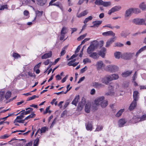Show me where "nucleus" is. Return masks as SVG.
Returning <instances> with one entry per match:
<instances>
[{
    "instance_id": "1",
    "label": "nucleus",
    "mask_w": 146,
    "mask_h": 146,
    "mask_svg": "<svg viewBox=\"0 0 146 146\" xmlns=\"http://www.w3.org/2000/svg\"><path fill=\"white\" fill-rule=\"evenodd\" d=\"M94 103L96 105H100L102 108H105L108 105V101L105 100V98L103 96L99 97L96 99Z\"/></svg>"
},
{
    "instance_id": "2",
    "label": "nucleus",
    "mask_w": 146,
    "mask_h": 146,
    "mask_svg": "<svg viewBox=\"0 0 146 146\" xmlns=\"http://www.w3.org/2000/svg\"><path fill=\"white\" fill-rule=\"evenodd\" d=\"M98 44L97 41H94L88 48L87 53L89 54L91 53L94 50L95 48L97 46Z\"/></svg>"
},
{
    "instance_id": "3",
    "label": "nucleus",
    "mask_w": 146,
    "mask_h": 146,
    "mask_svg": "<svg viewBox=\"0 0 146 146\" xmlns=\"http://www.w3.org/2000/svg\"><path fill=\"white\" fill-rule=\"evenodd\" d=\"M106 69L108 71L112 72H115L118 71V68L115 65H110L107 66H106Z\"/></svg>"
},
{
    "instance_id": "4",
    "label": "nucleus",
    "mask_w": 146,
    "mask_h": 146,
    "mask_svg": "<svg viewBox=\"0 0 146 146\" xmlns=\"http://www.w3.org/2000/svg\"><path fill=\"white\" fill-rule=\"evenodd\" d=\"M145 21V20L143 19L136 18L133 19L132 22L136 25H144Z\"/></svg>"
},
{
    "instance_id": "5",
    "label": "nucleus",
    "mask_w": 146,
    "mask_h": 146,
    "mask_svg": "<svg viewBox=\"0 0 146 146\" xmlns=\"http://www.w3.org/2000/svg\"><path fill=\"white\" fill-rule=\"evenodd\" d=\"M134 54V53L125 52L121 55V57L123 59H129L133 56V55Z\"/></svg>"
},
{
    "instance_id": "6",
    "label": "nucleus",
    "mask_w": 146,
    "mask_h": 146,
    "mask_svg": "<svg viewBox=\"0 0 146 146\" xmlns=\"http://www.w3.org/2000/svg\"><path fill=\"white\" fill-rule=\"evenodd\" d=\"M121 9V7L120 6H115L112 8L110 10H109L108 12V14L111 15L112 13L117 11H118L120 10Z\"/></svg>"
},
{
    "instance_id": "7",
    "label": "nucleus",
    "mask_w": 146,
    "mask_h": 146,
    "mask_svg": "<svg viewBox=\"0 0 146 146\" xmlns=\"http://www.w3.org/2000/svg\"><path fill=\"white\" fill-rule=\"evenodd\" d=\"M92 85L93 87L98 89L103 88L105 86V85L102 84L97 82L93 83L92 84Z\"/></svg>"
},
{
    "instance_id": "8",
    "label": "nucleus",
    "mask_w": 146,
    "mask_h": 146,
    "mask_svg": "<svg viewBox=\"0 0 146 146\" xmlns=\"http://www.w3.org/2000/svg\"><path fill=\"white\" fill-rule=\"evenodd\" d=\"M131 122L135 123L141 121L140 116L139 115H135L133 116L131 120Z\"/></svg>"
},
{
    "instance_id": "9",
    "label": "nucleus",
    "mask_w": 146,
    "mask_h": 146,
    "mask_svg": "<svg viewBox=\"0 0 146 146\" xmlns=\"http://www.w3.org/2000/svg\"><path fill=\"white\" fill-rule=\"evenodd\" d=\"M33 3L35 2V0H31ZM37 4L43 6L45 4L46 0H36Z\"/></svg>"
},
{
    "instance_id": "10",
    "label": "nucleus",
    "mask_w": 146,
    "mask_h": 146,
    "mask_svg": "<svg viewBox=\"0 0 146 146\" xmlns=\"http://www.w3.org/2000/svg\"><path fill=\"white\" fill-rule=\"evenodd\" d=\"M96 67L98 70L101 69L102 67L105 66V65L102 61H98L96 65Z\"/></svg>"
},
{
    "instance_id": "11",
    "label": "nucleus",
    "mask_w": 146,
    "mask_h": 146,
    "mask_svg": "<svg viewBox=\"0 0 146 146\" xmlns=\"http://www.w3.org/2000/svg\"><path fill=\"white\" fill-rule=\"evenodd\" d=\"M106 51V49L104 47L102 48L101 50L99 52V56H101L102 57L104 58V57Z\"/></svg>"
},
{
    "instance_id": "12",
    "label": "nucleus",
    "mask_w": 146,
    "mask_h": 146,
    "mask_svg": "<svg viewBox=\"0 0 146 146\" xmlns=\"http://www.w3.org/2000/svg\"><path fill=\"white\" fill-rule=\"evenodd\" d=\"M102 22V21H94L92 23L93 25L92 26H91L90 27H98L101 24Z\"/></svg>"
},
{
    "instance_id": "13",
    "label": "nucleus",
    "mask_w": 146,
    "mask_h": 146,
    "mask_svg": "<svg viewBox=\"0 0 146 146\" xmlns=\"http://www.w3.org/2000/svg\"><path fill=\"white\" fill-rule=\"evenodd\" d=\"M132 13L131 8L127 9L125 11L124 15L125 17L126 18L130 17Z\"/></svg>"
},
{
    "instance_id": "14",
    "label": "nucleus",
    "mask_w": 146,
    "mask_h": 146,
    "mask_svg": "<svg viewBox=\"0 0 146 146\" xmlns=\"http://www.w3.org/2000/svg\"><path fill=\"white\" fill-rule=\"evenodd\" d=\"M139 93L137 91H134L133 92V101L137 102L139 98Z\"/></svg>"
},
{
    "instance_id": "15",
    "label": "nucleus",
    "mask_w": 146,
    "mask_h": 146,
    "mask_svg": "<svg viewBox=\"0 0 146 146\" xmlns=\"http://www.w3.org/2000/svg\"><path fill=\"white\" fill-rule=\"evenodd\" d=\"M102 35L104 36H107L111 35L113 36H115V34L113 31H109L103 33H102Z\"/></svg>"
},
{
    "instance_id": "16",
    "label": "nucleus",
    "mask_w": 146,
    "mask_h": 146,
    "mask_svg": "<svg viewBox=\"0 0 146 146\" xmlns=\"http://www.w3.org/2000/svg\"><path fill=\"white\" fill-rule=\"evenodd\" d=\"M85 99L84 98H83L81 102H80L78 104V107L79 109H82L85 105Z\"/></svg>"
},
{
    "instance_id": "17",
    "label": "nucleus",
    "mask_w": 146,
    "mask_h": 146,
    "mask_svg": "<svg viewBox=\"0 0 146 146\" xmlns=\"http://www.w3.org/2000/svg\"><path fill=\"white\" fill-rule=\"evenodd\" d=\"M52 55V52L50 51L48 53H46L44 54L41 57L42 59H45L51 57Z\"/></svg>"
},
{
    "instance_id": "18",
    "label": "nucleus",
    "mask_w": 146,
    "mask_h": 146,
    "mask_svg": "<svg viewBox=\"0 0 146 146\" xmlns=\"http://www.w3.org/2000/svg\"><path fill=\"white\" fill-rule=\"evenodd\" d=\"M90 54V56L94 59H97L99 57V54L96 52L92 53Z\"/></svg>"
},
{
    "instance_id": "19",
    "label": "nucleus",
    "mask_w": 146,
    "mask_h": 146,
    "mask_svg": "<svg viewBox=\"0 0 146 146\" xmlns=\"http://www.w3.org/2000/svg\"><path fill=\"white\" fill-rule=\"evenodd\" d=\"M88 13V10H85L81 12L80 14H77V16L78 18H80L87 15Z\"/></svg>"
},
{
    "instance_id": "20",
    "label": "nucleus",
    "mask_w": 146,
    "mask_h": 146,
    "mask_svg": "<svg viewBox=\"0 0 146 146\" xmlns=\"http://www.w3.org/2000/svg\"><path fill=\"white\" fill-rule=\"evenodd\" d=\"M137 105V102L133 101L129 107V109L130 110H133L136 107Z\"/></svg>"
},
{
    "instance_id": "21",
    "label": "nucleus",
    "mask_w": 146,
    "mask_h": 146,
    "mask_svg": "<svg viewBox=\"0 0 146 146\" xmlns=\"http://www.w3.org/2000/svg\"><path fill=\"white\" fill-rule=\"evenodd\" d=\"M115 40V38H111L107 41L106 46L107 47H109L110 45L114 42Z\"/></svg>"
},
{
    "instance_id": "22",
    "label": "nucleus",
    "mask_w": 146,
    "mask_h": 146,
    "mask_svg": "<svg viewBox=\"0 0 146 146\" xmlns=\"http://www.w3.org/2000/svg\"><path fill=\"white\" fill-rule=\"evenodd\" d=\"M126 121L124 119H121L118 121V125L119 127H123L124 124L126 123Z\"/></svg>"
},
{
    "instance_id": "23",
    "label": "nucleus",
    "mask_w": 146,
    "mask_h": 146,
    "mask_svg": "<svg viewBox=\"0 0 146 146\" xmlns=\"http://www.w3.org/2000/svg\"><path fill=\"white\" fill-rule=\"evenodd\" d=\"M92 123L89 122H88L86 125V128L87 130L92 131Z\"/></svg>"
},
{
    "instance_id": "24",
    "label": "nucleus",
    "mask_w": 146,
    "mask_h": 146,
    "mask_svg": "<svg viewBox=\"0 0 146 146\" xmlns=\"http://www.w3.org/2000/svg\"><path fill=\"white\" fill-rule=\"evenodd\" d=\"M101 81L102 83H104L106 85L108 84L109 82L106 75L102 79Z\"/></svg>"
},
{
    "instance_id": "25",
    "label": "nucleus",
    "mask_w": 146,
    "mask_h": 146,
    "mask_svg": "<svg viewBox=\"0 0 146 146\" xmlns=\"http://www.w3.org/2000/svg\"><path fill=\"white\" fill-rule=\"evenodd\" d=\"M79 95L76 96L72 102V104L76 106L77 103L79 101Z\"/></svg>"
},
{
    "instance_id": "26",
    "label": "nucleus",
    "mask_w": 146,
    "mask_h": 146,
    "mask_svg": "<svg viewBox=\"0 0 146 146\" xmlns=\"http://www.w3.org/2000/svg\"><path fill=\"white\" fill-rule=\"evenodd\" d=\"M43 13V11H39L38 10H36L35 11V14L36 15V16L34 20L33 21H34L35 20L37 16L38 17H40L41 16L42 14Z\"/></svg>"
},
{
    "instance_id": "27",
    "label": "nucleus",
    "mask_w": 146,
    "mask_h": 146,
    "mask_svg": "<svg viewBox=\"0 0 146 146\" xmlns=\"http://www.w3.org/2000/svg\"><path fill=\"white\" fill-rule=\"evenodd\" d=\"M139 7L143 10H146V5L144 2L140 3L139 5Z\"/></svg>"
},
{
    "instance_id": "28",
    "label": "nucleus",
    "mask_w": 146,
    "mask_h": 146,
    "mask_svg": "<svg viewBox=\"0 0 146 146\" xmlns=\"http://www.w3.org/2000/svg\"><path fill=\"white\" fill-rule=\"evenodd\" d=\"M105 95L110 96L111 97H114L115 95V92L113 91H109L105 93Z\"/></svg>"
},
{
    "instance_id": "29",
    "label": "nucleus",
    "mask_w": 146,
    "mask_h": 146,
    "mask_svg": "<svg viewBox=\"0 0 146 146\" xmlns=\"http://www.w3.org/2000/svg\"><path fill=\"white\" fill-rule=\"evenodd\" d=\"M132 72V71H127L122 73L121 75L123 77H126L130 75Z\"/></svg>"
},
{
    "instance_id": "30",
    "label": "nucleus",
    "mask_w": 146,
    "mask_h": 146,
    "mask_svg": "<svg viewBox=\"0 0 146 146\" xmlns=\"http://www.w3.org/2000/svg\"><path fill=\"white\" fill-rule=\"evenodd\" d=\"M146 49V45L141 48L137 52H136L135 56H137L141 52Z\"/></svg>"
},
{
    "instance_id": "31",
    "label": "nucleus",
    "mask_w": 146,
    "mask_h": 146,
    "mask_svg": "<svg viewBox=\"0 0 146 146\" xmlns=\"http://www.w3.org/2000/svg\"><path fill=\"white\" fill-rule=\"evenodd\" d=\"M146 49V45L141 48L137 52H136L135 56H137L141 52Z\"/></svg>"
},
{
    "instance_id": "32",
    "label": "nucleus",
    "mask_w": 146,
    "mask_h": 146,
    "mask_svg": "<svg viewBox=\"0 0 146 146\" xmlns=\"http://www.w3.org/2000/svg\"><path fill=\"white\" fill-rule=\"evenodd\" d=\"M131 9L132 13L135 14H138L141 12V11L138 8H132Z\"/></svg>"
},
{
    "instance_id": "33",
    "label": "nucleus",
    "mask_w": 146,
    "mask_h": 146,
    "mask_svg": "<svg viewBox=\"0 0 146 146\" xmlns=\"http://www.w3.org/2000/svg\"><path fill=\"white\" fill-rule=\"evenodd\" d=\"M5 94V92L4 91L0 90V102L3 100Z\"/></svg>"
},
{
    "instance_id": "34",
    "label": "nucleus",
    "mask_w": 146,
    "mask_h": 146,
    "mask_svg": "<svg viewBox=\"0 0 146 146\" xmlns=\"http://www.w3.org/2000/svg\"><path fill=\"white\" fill-rule=\"evenodd\" d=\"M90 105L89 103L86 104L85 107V111L87 113H89L90 111Z\"/></svg>"
},
{
    "instance_id": "35",
    "label": "nucleus",
    "mask_w": 146,
    "mask_h": 146,
    "mask_svg": "<svg viewBox=\"0 0 146 146\" xmlns=\"http://www.w3.org/2000/svg\"><path fill=\"white\" fill-rule=\"evenodd\" d=\"M17 140L16 139H13L10 141V144H12L14 146H15L16 143H18Z\"/></svg>"
},
{
    "instance_id": "36",
    "label": "nucleus",
    "mask_w": 146,
    "mask_h": 146,
    "mask_svg": "<svg viewBox=\"0 0 146 146\" xmlns=\"http://www.w3.org/2000/svg\"><path fill=\"white\" fill-rule=\"evenodd\" d=\"M114 56L115 58L119 59L121 56V53L119 52H116L114 53Z\"/></svg>"
},
{
    "instance_id": "37",
    "label": "nucleus",
    "mask_w": 146,
    "mask_h": 146,
    "mask_svg": "<svg viewBox=\"0 0 146 146\" xmlns=\"http://www.w3.org/2000/svg\"><path fill=\"white\" fill-rule=\"evenodd\" d=\"M67 33V28L65 27H63L61 30L60 34L65 35Z\"/></svg>"
},
{
    "instance_id": "38",
    "label": "nucleus",
    "mask_w": 146,
    "mask_h": 146,
    "mask_svg": "<svg viewBox=\"0 0 146 146\" xmlns=\"http://www.w3.org/2000/svg\"><path fill=\"white\" fill-rule=\"evenodd\" d=\"M92 19L93 17L92 16H90L88 17L85 19L84 21V23L86 24L89 21L91 20Z\"/></svg>"
},
{
    "instance_id": "39",
    "label": "nucleus",
    "mask_w": 146,
    "mask_h": 146,
    "mask_svg": "<svg viewBox=\"0 0 146 146\" xmlns=\"http://www.w3.org/2000/svg\"><path fill=\"white\" fill-rule=\"evenodd\" d=\"M111 4V3L110 2H103L102 5L105 7H107L110 6Z\"/></svg>"
},
{
    "instance_id": "40",
    "label": "nucleus",
    "mask_w": 146,
    "mask_h": 146,
    "mask_svg": "<svg viewBox=\"0 0 146 146\" xmlns=\"http://www.w3.org/2000/svg\"><path fill=\"white\" fill-rule=\"evenodd\" d=\"M124 111V110L123 109L120 110L115 115V116L117 117H119L121 115Z\"/></svg>"
},
{
    "instance_id": "41",
    "label": "nucleus",
    "mask_w": 146,
    "mask_h": 146,
    "mask_svg": "<svg viewBox=\"0 0 146 146\" xmlns=\"http://www.w3.org/2000/svg\"><path fill=\"white\" fill-rule=\"evenodd\" d=\"M103 1L102 0H96L95 2L96 4L98 5H102Z\"/></svg>"
},
{
    "instance_id": "42",
    "label": "nucleus",
    "mask_w": 146,
    "mask_h": 146,
    "mask_svg": "<svg viewBox=\"0 0 146 146\" xmlns=\"http://www.w3.org/2000/svg\"><path fill=\"white\" fill-rule=\"evenodd\" d=\"M112 78L113 80H116L119 78V76L118 74H112Z\"/></svg>"
},
{
    "instance_id": "43",
    "label": "nucleus",
    "mask_w": 146,
    "mask_h": 146,
    "mask_svg": "<svg viewBox=\"0 0 146 146\" xmlns=\"http://www.w3.org/2000/svg\"><path fill=\"white\" fill-rule=\"evenodd\" d=\"M51 5H55L59 8L61 10H63V7L61 4H59L58 3L52 4Z\"/></svg>"
},
{
    "instance_id": "44",
    "label": "nucleus",
    "mask_w": 146,
    "mask_h": 146,
    "mask_svg": "<svg viewBox=\"0 0 146 146\" xmlns=\"http://www.w3.org/2000/svg\"><path fill=\"white\" fill-rule=\"evenodd\" d=\"M103 126L102 125H98L95 131H101L103 128Z\"/></svg>"
},
{
    "instance_id": "45",
    "label": "nucleus",
    "mask_w": 146,
    "mask_h": 146,
    "mask_svg": "<svg viewBox=\"0 0 146 146\" xmlns=\"http://www.w3.org/2000/svg\"><path fill=\"white\" fill-rule=\"evenodd\" d=\"M35 114L33 113H32L31 115H29L27 117H26L25 118V119L27 120L28 119H29L30 118H32L35 117Z\"/></svg>"
},
{
    "instance_id": "46",
    "label": "nucleus",
    "mask_w": 146,
    "mask_h": 146,
    "mask_svg": "<svg viewBox=\"0 0 146 146\" xmlns=\"http://www.w3.org/2000/svg\"><path fill=\"white\" fill-rule=\"evenodd\" d=\"M47 128L46 127H43L41 128L40 129V133H44L47 130Z\"/></svg>"
},
{
    "instance_id": "47",
    "label": "nucleus",
    "mask_w": 146,
    "mask_h": 146,
    "mask_svg": "<svg viewBox=\"0 0 146 146\" xmlns=\"http://www.w3.org/2000/svg\"><path fill=\"white\" fill-rule=\"evenodd\" d=\"M87 35V34L86 33L80 36V37H78L77 40L78 41H80V40L84 39Z\"/></svg>"
},
{
    "instance_id": "48",
    "label": "nucleus",
    "mask_w": 146,
    "mask_h": 146,
    "mask_svg": "<svg viewBox=\"0 0 146 146\" xmlns=\"http://www.w3.org/2000/svg\"><path fill=\"white\" fill-rule=\"evenodd\" d=\"M23 14L26 17V18L27 19L29 18V13L28 11L27 10L23 12Z\"/></svg>"
},
{
    "instance_id": "49",
    "label": "nucleus",
    "mask_w": 146,
    "mask_h": 146,
    "mask_svg": "<svg viewBox=\"0 0 146 146\" xmlns=\"http://www.w3.org/2000/svg\"><path fill=\"white\" fill-rule=\"evenodd\" d=\"M83 62L84 64H85L87 63H91V61L89 58H86L83 60Z\"/></svg>"
},
{
    "instance_id": "50",
    "label": "nucleus",
    "mask_w": 146,
    "mask_h": 146,
    "mask_svg": "<svg viewBox=\"0 0 146 146\" xmlns=\"http://www.w3.org/2000/svg\"><path fill=\"white\" fill-rule=\"evenodd\" d=\"M67 48L66 46H65L62 49V50L61 51L60 53L61 56H63L65 53L66 51L65 50Z\"/></svg>"
},
{
    "instance_id": "51",
    "label": "nucleus",
    "mask_w": 146,
    "mask_h": 146,
    "mask_svg": "<svg viewBox=\"0 0 146 146\" xmlns=\"http://www.w3.org/2000/svg\"><path fill=\"white\" fill-rule=\"evenodd\" d=\"M13 56L15 58H18L21 57L20 55L18 53H13Z\"/></svg>"
},
{
    "instance_id": "52",
    "label": "nucleus",
    "mask_w": 146,
    "mask_h": 146,
    "mask_svg": "<svg viewBox=\"0 0 146 146\" xmlns=\"http://www.w3.org/2000/svg\"><path fill=\"white\" fill-rule=\"evenodd\" d=\"M86 1V3H87L88 1V0H79L77 4L78 5H81L84 2Z\"/></svg>"
},
{
    "instance_id": "53",
    "label": "nucleus",
    "mask_w": 146,
    "mask_h": 146,
    "mask_svg": "<svg viewBox=\"0 0 146 146\" xmlns=\"http://www.w3.org/2000/svg\"><path fill=\"white\" fill-rule=\"evenodd\" d=\"M106 76L109 82L113 80L112 74L110 75H106Z\"/></svg>"
},
{
    "instance_id": "54",
    "label": "nucleus",
    "mask_w": 146,
    "mask_h": 146,
    "mask_svg": "<svg viewBox=\"0 0 146 146\" xmlns=\"http://www.w3.org/2000/svg\"><path fill=\"white\" fill-rule=\"evenodd\" d=\"M50 106H48L47 107L45 111H44L43 112L44 114H45L47 113H50L51 112L49 110Z\"/></svg>"
},
{
    "instance_id": "55",
    "label": "nucleus",
    "mask_w": 146,
    "mask_h": 146,
    "mask_svg": "<svg viewBox=\"0 0 146 146\" xmlns=\"http://www.w3.org/2000/svg\"><path fill=\"white\" fill-rule=\"evenodd\" d=\"M121 36L124 37H125L127 36V34L124 31H122L120 34Z\"/></svg>"
},
{
    "instance_id": "56",
    "label": "nucleus",
    "mask_w": 146,
    "mask_h": 146,
    "mask_svg": "<svg viewBox=\"0 0 146 146\" xmlns=\"http://www.w3.org/2000/svg\"><path fill=\"white\" fill-rule=\"evenodd\" d=\"M39 139H36L34 141L33 146H37L38 144Z\"/></svg>"
},
{
    "instance_id": "57",
    "label": "nucleus",
    "mask_w": 146,
    "mask_h": 146,
    "mask_svg": "<svg viewBox=\"0 0 146 146\" xmlns=\"http://www.w3.org/2000/svg\"><path fill=\"white\" fill-rule=\"evenodd\" d=\"M9 137V135L7 134H5L3 135H1L0 136V139H5Z\"/></svg>"
},
{
    "instance_id": "58",
    "label": "nucleus",
    "mask_w": 146,
    "mask_h": 146,
    "mask_svg": "<svg viewBox=\"0 0 146 146\" xmlns=\"http://www.w3.org/2000/svg\"><path fill=\"white\" fill-rule=\"evenodd\" d=\"M38 97L36 95H33L31 97L29 98L27 100L29 101L35 99V98H38Z\"/></svg>"
},
{
    "instance_id": "59",
    "label": "nucleus",
    "mask_w": 146,
    "mask_h": 146,
    "mask_svg": "<svg viewBox=\"0 0 146 146\" xmlns=\"http://www.w3.org/2000/svg\"><path fill=\"white\" fill-rule=\"evenodd\" d=\"M5 98L6 100H8L9 98V91H7L5 95Z\"/></svg>"
},
{
    "instance_id": "60",
    "label": "nucleus",
    "mask_w": 146,
    "mask_h": 146,
    "mask_svg": "<svg viewBox=\"0 0 146 146\" xmlns=\"http://www.w3.org/2000/svg\"><path fill=\"white\" fill-rule=\"evenodd\" d=\"M140 119L141 121H143L146 119V114L142 115L141 117H140Z\"/></svg>"
},
{
    "instance_id": "61",
    "label": "nucleus",
    "mask_w": 146,
    "mask_h": 146,
    "mask_svg": "<svg viewBox=\"0 0 146 146\" xmlns=\"http://www.w3.org/2000/svg\"><path fill=\"white\" fill-rule=\"evenodd\" d=\"M103 27H107L110 28L112 29H113L114 28V27L112 26L110 24H108L107 25H106L105 26H104Z\"/></svg>"
},
{
    "instance_id": "62",
    "label": "nucleus",
    "mask_w": 146,
    "mask_h": 146,
    "mask_svg": "<svg viewBox=\"0 0 146 146\" xmlns=\"http://www.w3.org/2000/svg\"><path fill=\"white\" fill-rule=\"evenodd\" d=\"M108 88L110 91H113V87L111 85H109V86Z\"/></svg>"
},
{
    "instance_id": "63",
    "label": "nucleus",
    "mask_w": 146,
    "mask_h": 146,
    "mask_svg": "<svg viewBox=\"0 0 146 146\" xmlns=\"http://www.w3.org/2000/svg\"><path fill=\"white\" fill-rule=\"evenodd\" d=\"M87 68V67L86 66H85L84 68L80 70L81 73H84V72H85L86 69Z\"/></svg>"
},
{
    "instance_id": "64",
    "label": "nucleus",
    "mask_w": 146,
    "mask_h": 146,
    "mask_svg": "<svg viewBox=\"0 0 146 146\" xmlns=\"http://www.w3.org/2000/svg\"><path fill=\"white\" fill-rule=\"evenodd\" d=\"M85 77L83 76L81 78H80L79 80L78 81V83L79 84L81 82L83 81L84 79H85Z\"/></svg>"
}]
</instances>
